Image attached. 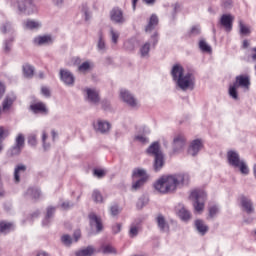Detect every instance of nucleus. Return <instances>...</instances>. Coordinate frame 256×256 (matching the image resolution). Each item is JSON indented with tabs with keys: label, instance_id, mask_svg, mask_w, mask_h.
<instances>
[{
	"label": "nucleus",
	"instance_id": "nucleus-49",
	"mask_svg": "<svg viewBox=\"0 0 256 256\" xmlns=\"http://www.w3.org/2000/svg\"><path fill=\"white\" fill-rule=\"evenodd\" d=\"M124 49L126 51H133L135 49V40H127L124 42Z\"/></svg>",
	"mask_w": 256,
	"mask_h": 256
},
{
	"label": "nucleus",
	"instance_id": "nucleus-45",
	"mask_svg": "<svg viewBox=\"0 0 256 256\" xmlns=\"http://www.w3.org/2000/svg\"><path fill=\"white\" fill-rule=\"evenodd\" d=\"M92 199L95 203H103V195L99 190H94L92 193Z\"/></svg>",
	"mask_w": 256,
	"mask_h": 256
},
{
	"label": "nucleus",
	"instance_id": "nucleus-5",
	"mask_svg": "<svg viewBox=\"0 0 256 256\" xmlns=\"http://www.w3.org/2000/svg\"><path fill=\"white\" fill-rule=\"evenodd\" d=\"M190 199L194 201V209L196 213H201L205 209V201L207 200V193L203 190H194L190 194Z\"/></svg>",
	"mask_w": 256,
	"mask_h": 256
},
{
	"label": "nucleus",
	"instance_id": "nucleus-40",
	"mask_svg": "<svg viewBox=\"0 0 256 256\" xmlns=\"http://www.w3.org/2000/svg\"><path fill=\"white\" fill-rule=\"evenodd\" d=\"M239 31H240V35H250L251 34V29L249 28V26L245 25V23H243V20H239Z\"/></svg>",
	"mask_w": 256,
	"mask_h": 256
},
{
	"label": "nucleus",
	"instance_id": "nucleus-33",
	"mask_svg": "<svg viewBox=\"0 0 256 256\" xmlns=\"http://www.w3.org/2000/svg\"><path fill=\"white\" fill-rule=\"evenodd\" d=\"M156 221L160 231L163 233H167V231H169V224H167V221L163 215H158Z\"/></svg>",
	"mask_w": 256,
	"mask_h": 256
},
{
	"label": "nucleus",
	"instance_id": "nucleus-60",
	"mask_svg": "<svg viewBox=\"0 0 256 256\" xmlns=\"http://www.w3.org/2000/svg\"><path fill=\"white\" fill-rule=\"evenodd\" d=\"M81 239V231L77 230L74 232V241L77 243Z\"/></svg>",
	"mask_w": 256,
	"mask_h": 256
},
{
	"label": "nucleus",
	"instance_id": "nucleus-42",
	"mask_svg": "<svg viewBox=\"0 0 256 256\" xmlns=\"http://www.w3.org/2000/svg\"><path fill=\"white\" fill-rule=\"evenodd\" d=\"M61 242L63 245H65V247H71L73 244V238H71L69 234H64L61 236Z\"/></svg>",
	"mask_w": 256,
	"mask_h": 256
},
{
	"label": "nucleus",
	"instance_id": "nucleus-35",
	"mask_svg": "<svg viewBox=\"0 0 256 256\" xmlns=\"http://www.w3.org/2000/svg\"><path fill=\"white\" fill-rule=\"evenodd\" d=\"M95 255V248L88 246L76 252V256H93Z\"/></svg>",
	"mask_w": 256,
	"mask_h": 256
},
{
	"label": "nucleus",
	"instance_id": "nucleus-2",
	"mask_svg": "<svg viewBox=\"0 0 256 256\" xmlns=\"http://www.w3.org/2000/svg\"><path fill=\"white\" fill-rule=\"evenodd\" d=\"M170 74L176 87L181 91H193L195 89V74L193 72L185 73V69L180 64H175Z\"/></svg>",
	"mask_w": 256,
	"mask_h": 256
},
{
	"label": "nucleus",
	"instance_id": "nucleus-43",
	"mask_svg": "<svg viewBox=\"0 0 256 256\" xmlns=\"http://www.w3.org/2000/svg\"><path fill=\"white\" fill-rule=\"evenodd\" d=\"M139 229H140L139 224H131L130 230H129V236L132 238L137 237V235H139Z\"/></svg>",
	"mask_w": 256,
	"mask_h": 256
},
{
	"label": "nucleus",
	"instance_id": "nucleus-29",
	"mask_svg": "<svg viewBox=\"0 0 256 256\" xmlns=\"http://www.w3.org/2000/svg\"><path fill=\"white\" fill-rule=\"evenodd\" d=\"M194 225L200 235H205L209 231V226L203 220H196Z\"/></svg>",
	"mask_w": 256,
	"mask_h": 256
},
{
	"label": "nucleus",
	"instance_id": "nucleus-63",
	"mask_svg": "<svg viewBox=\"0 0 256 256\" xmlns=\"http://www.w3.org/2000/svg\"><path fill=\"white\" fill-rule=\"evenodd\" d=\"M72 206L73 205H71V203H69V202H63L61 205L62 209H69Z\"/></svg>",
	"mask_w": 256,
	"mask_h": 256
},
{
	"label": "nucleus",
	"instance_id": "nucleus-27",
	"mask_svg": "<svg viewBox=\"0 0 256 256\" xmlns=\"http://www.w3.org/2000/svg\"><path fill=\"white\" fill-rule=\"evenodd\" d=\"M97 49L100 53L107 51V43L105 42V35H103L102 31L98 33Z\"/></svg>",
	"mask_w": 256,
	"mask_h": 256
},
{
	"label": "nucleus",
	"instance_id": "nucleus-51",
	"mask_svg": "<svg viewBox=\"0 0 256 256\" xmlns=\"http://www.w3.org/2000/svg\"><path fill=\"white\" fill-rule=\"evenodd\" d=\"M42 143H43V149L47 151L48 149H51V144L47 143V133H42Z\"/></svg>",
	"mask_w": 256,
	"mask_h": 256
},
{
	"label": "nucleus",
	"instance_id": "nucleus-64",
	"mask_svg": "<svg viewBox=\"0 0 256 256\" xmlns=\"http://www.w3.org/2000/svg\"><path fill=\"white\" fill-rule=\"evenodd\" d=\"M252 59L253 61H256V47L252 49Z\"/></svg>",
	"mask_w": 256,
	"mask_h": 256
},
{
	"label": "nucleus",
	"instance_id": "nucleus-38",
	"mask_svg": "<svg viewBox=\"0 0 256 256\" xmlns=\"http://www.w3.org/2000/svg\"><path fill=\"white\" fill-rule=\"evenodd\" d=\"M198 45H199V49H200V51H202V53H211V51H213L211 46L207 43V41H205L203 39L199 41Z\"/></svg>",
	"mask_w": 256,
	"mask_h": 256
},
{
	"label": "nucleus",
	"instance_id": "nucleus-30",
	"mask_svg": "<svg viewBox=\"0 0 256 256\" xmlns=\"http://www.w3.org/2000/svg\"><path fill=\"white\" fill-rule=\"evenodd\" d=\"M156 25H159V18L157 17V15L152 14L150 17V20L145 28V32L151 33L153 31V29H155Z\"/></svg>",
	"mask_w": 256,
	"mask_h": 256
},
{
	"label": "nucleus",
	"instance_id": "nucleus-18",
	"mask_svg": "<svg viewBox=\"0 0 256 256\" xmlns=\"http://www.w3.org/2000/svg\"><path fill=\"white\" fill-rule=\"evenodd\" d=\"M30 111L35 115H47L49 113V109L47 105L43 102H37L30 106Z\"/></svg>",
	"mask_w": 256,
	"mask_h": 256
},
{
	"label": "nucleus",
	"instance_id": "nucleus-17",
	"mask_svg": "<svg viewBox=\"0 0 256 256\" xmlns=\"http://www.w3.org/2000/svg\"><path fill=\"white\" fill-rule=\"evenodd\" d=\"M203 149V140L202 139H194L191 141L189 148H188V153L192 156L195 157L199 155V151Z\"/></svg>",
	"mask_w": 256,
	"mask_h": 256
},
{
	"label": "nucleus",
	"instance_id": "nucleus-10",
	"mask_svg": "<svg viewBox=\"0 0 256 256\" xmlns=\"http://www.w3.org/2000/svg\"><path fill=\"white\" fill-rule=\"evenodd\" d=\"M24 145L25 137L23 136V134H19L16 137L15 145L10 150H8V157H15L16 155H19Z\"/></svg>",
	"mask_w": 256,
	"mask_h": 256
},
{
	"label": "nucleus",
	"instance_id": "nucleus-50",
	"mask_svg": "<svg viewBox=\"0 0 256 256\" xmlns=\"http://www.w3.org/2000/svg\"><path fill=\"white\" fill-rule=\"evenodd\" d=\"M82 12L84 14L85 21H89L91 19V10H89V7H87V5H84L82 7Z\"/></svg>",
	"mask_w": 256,
	"mask_h": 256
},
{
	"label": "nucleus",
	"instance_id": "nucleus-11",
	"mask_svg": "<svg viewBox=\"0 0 256 256\" xmlns=\"http://www.w3.org/2000/svg\"><path fill=\"white\" fill-rule=\"evenodd\" d=\"M94 131L100 133L101 135H107L111 131V123L105 120H97L93 124Z\"/></svg>",
	"mask_w": 256,
	"mask_h": 256
},
{
	"label": "nucleus",
	"instance_id": "nucleus-34",
	"mask_svg": "<svg viewBox=\"0 0 256 256\" xmlns=\"http://www.w3.org/2000/svg\"><path fill=\"white\" fill-rule=\"evenodd\" d=\"M13 229H15V225H13V223L5 221L0 222V233L6 235V233H10Z\"/></svg>",
	"mask_w": 256,
	"mask_h": 256
},
{
	"label": "nucleus",
	"instance_id": "nucleus-32",
	"mask_svg": "<svg viewBox=\"0 0 256 256\" xmlns=\"http://www.w3.org/2000/svg\"><path fill=\"white\" fill-rule=\"evenodd\" d=\"M25 29H30L31 31L41 29L42 24L41 21L38 20H26L24 22Z\"/></svg>",
	"mask_w": 256,
	"mask_h": 256
},
{
	"label": "nucleus",
	"instance_id": "nucleus-26",
	"mask_svg": "<svg viewBox=\"0 0 256 256\" xmlns=\"http://www.w3.org/2000/svg\"><path fill=\"white\" fill-rule=\"evenodd\" d=\"M24 195L28 199H41V190L39 188H28Z\"/></svg>",
	"mask_w": 256,
	"mask_h": 256
},
{
	"label": "nucleus",
	"instance_id": "nucleus-53",
	"mask_svg": "<svg viewBox=\"0 0 256 256\" xmlns=\"http://www.w3.org/2000/svg\"><path fill=\"white\" fill-rule=\"evenodd\" d=\"M5 137H9V130L5 127H0V141H3Z\"/></svg>",
	"mask_w": 256,
	"mask_h": 256
},
{
	"label": "nucleus",
	"instance_id": "nucleus-52",
	"mask_svg": "<svg viewBox=\"0 0 256 256\" xmlns=\"http://www.w3.org/2000/svg\"><path fill=\"white\" fill-rule=\"evenodd\" d=\"M217 213H219V206L213 205L209 208V217H211V219H213Z\"/></svg>",
	"mask_w": 256,
	"mask_h": 256
},
{
	"label": "nucleus",
	"instance_id": "nucleus-58",
	"mask_svg": "<svg viewBox=\"0 0 256 256\" xmlns=\"http://www.w3.org/2000/svg\"><path fill=\"white\" fill-rule=\"evenodd\" d=\"M192 35H199L201 28L199 26H193L190 32Z\"/></svg>",
	"mask_w": 256,
	"mask_h": 256
},
{
	"label": "nucleus",
	"instance_id": "nucleus-8",
	"mask_svg": "<svg viewBox=\"0 0 256 256\" xmlns=\"http://www.w3.org/2000/svg\"><path fill=\"white\" fill-rule=\"evenodd\" d=\"M120 99L123 103H126L128 107H131V109H139V107H141V103L138 99L127 89L120 90Z\"/></svg>",
	"mask_w": 256,
	"mask_h": 256
},
{
	"label": "nucleus",
	"instance_id": "nucleus-23",
	"mask_svg": "<svg viewBox=\"0 0 256 256\" xmlns=\"http://www.w3.org/2000/svg\"><path fill=\"white\" fill-rule=\"evenodd\" d=\"M177 213L182 221H189L191 219V212L183 204L178 205Z\"/></svg>",
	"mask_w": 256,
	"mask_h": 256
},
{
	"label": "nucleus",
	"instance_id": "nucleus-24",
	"mask_svg": "<svg viewBox=\"0 0 256 256\" xmlns=\"http://www.w3.org/2000/svg\"><path fill=\"white\" fill-rule=\"evenodd\" d=\"M27 171V166L24 164H18L14 169V181L19 183L21 181V175Z\"/></svg>",
	"mask_w": 256,
	"mask_h": 256
},
{
	"label": "nucleus",
	"instance_id": "nucleus-59",
	"mask_svg": "<svg viewBox=\"0 0 256 256\" xmlns=\"http://www.w3.org/2000/svg\"><path fill=\"white\" fill-rule=\"evenodd\" d=\"M41 93H42V95H44V97H49L51 95V92L49 91V88H47V87H42Z\"/></svg>",
	"mask_w": 256,
	"mask_h": 256
},
{
	"label": "nucleus",
	"instance_id": "nucleus-21",
	"mask_svg": "<svg viewBox=\"0 0 256 256\" xmlns=\"http://www.w3.org/2000/svg\"><path fill=\"white\" fill-rule=\"evenodd\" d=\"M18 9L21 13H26V15H32V13H37V7L30 3L29 7L27 8L25 1L18 2Z\"/></svg>",
	"mask_w": 256,
	"mask_h": 256
},
{
	"label": "nucleus",
	"instance_id": "nucleus-39",
	"mask_svg": "<svg viewBox=\"0 0 256 256\" xmlns=\"http://www.w3.org/2000/svg\"><path fill=\"white\" fill-rule=\"evenodd\" d=\"M23 73H24V76L31 78V77H33V75L35 73V68H33V66H31L29 64H25L23 66Z\"/></svg>",
	"mask_w": 256,
	"mask_h": 256
},
{
	"label": "nucleus",
	"instance_id": "nucleus-41",
	"mask_svg": "<svg viewBox=\"0 0 256 256\" xmlns=\"http://www.w3.org/2000/svg\"><path fill=\"white\" fill-rule=\"evenodd\" d=\"M237 89H239L234 84L229 87V96L234 99V101H239V93L237 92Z\"/></svg>",
	"mask_w": 256,
	"mask_h": 256
},
{
	"label": "nucleus",
	"instance_id": "nucleus-62",
	"mask_svg": "<svg viewBox=\"0 0 256 256\" xmlns=\"http://www.w3.org/2000/svg\"><path fill=\"white\" fill-rule=\"evenodd\" d=\"M52 2L56 7H62L63 5V0H52Z\"/></svg>",
	"mask_w": 256,
	"mask_h": 256
},
{
	"label": "nucleus",
	"instance_id": "nucleus-22",
	"mask_svg": "<svg viewBox=\"0 0 256 256\" xmlns=\"http://www.w3.org/2000/svg\"><path fill=\"white\" fill-rule=\"evenodd\" d=\"M33 43L38 46L51 45V43H53V38L51 35L37 36L34 38Z\"/></svg>",
	"mask_w": 256,
	"mask_h": 256
},
{
	"label": "nucleus",
	"instance_id": "nucleus-6",
	"mask_svg": "<svg viewBox=\"0 0 256 256\" xmlns=\"http://www.w3.org/2000/svg\"><path fill=\"white\" fill-rule=\"evenodd\" d=\"M134 179H138L137 181L132 183V191H139L145 185L147 181H149V174L147 171L142 168L135 169L132 173Z\"/></svg>",
	"mask_w": 256,
	"mask_h": 256
},
{
	"label": "nucleus",
	"instance_id": "nucleus-4",
	"mask_svg": "<svg viewBox=\"0 0 256 256\" xmlns=\"http://www.w3.org/2000/svg\"><path fill=\"white\" fill-rule=\"evenodd\" d=\"M227 159L231 167H234V169H239L242 175H249V166H247V163L244 162V160H241L239 153L230 150L227 152Z\"/></svg>",
	"mask_w": 256,
	"mask_h": 256
},
{
	"label": "nucleus",
	"instance_id": "nucleus-9",
	"mask_svg": "<svg viewBox=\"0 0 256 256\" xmlns=\"http://www.w3.org/2000/svg\"><path fill=\"white\" fill-rule=\"evenodd\" d=\"M110 21L115 25H124V23H127V18H125L121 8L115 7L110 11Z\"/></svg>",
	"mask_w": 256,
	"mask_h": 256
},
{
	"label": "nucleus",
	"instance_id": "nucleus-36",
	"mask_svg": "<svg viewBox=\"0 0 256 256\" xmlns=\"http://www.w3.org/2000/svg\"><path fill=\"white\" fill-rule=\"evenodd\" d=\"M93 69V64L91 61H85L78 66L79 73H89Z\"/></svg>",
	"mask_w": 256,
	"mask_h": 256
},
{
	"label": "nucleus",
	"instance_id": "nucleus-28",
	"mask_svg": "<svg viewBox=\"0 0 256 256\" xmlns=\"http://www.w3.org/2000/svg\"><path fill=\"white\" fill-rule=\"evenodd\" d=\"M99 251L104 255H117V249L111 244H102Z\"/></svg>",
	"mask_w": 256,
	"mask_h": 256
},
{
	"label": "nucleus",
	"instance_id": "nucleus-55",
	"mask_svg": "<svg viewBox=\"0 0 256 256\" xmlns=\"http://www.w3.org/2000/svg\"><path fill=\"white\" fill-rule=\"evenodd\" d=\"M93 175L98 179H103V177H105V170L95 169L93 172Z\"/></svg>",
	"mask_w": 256,
	"mask_h": 256
},
{
	"label": "nucleus",
	"instance_id": "nucleus-20",
	"mask_svg": "<svg viewBox=\"0 0 256 256\" xmlns=\"http://www.w3.org/2000/svg\"><path fill=\"white\" fill-rule=\"evenodd\" d=\"M85 92L87 101L89 103H92L93 105H97V103L99 102V92L93 88H86Z\"/></svg>",
	"mask_w": 256,
	"mask_h": 256
},
{
	"label": "nucleus",
	"instance_id": "nucleus-61",
	"mask_svg": "<svg viewBox=\"0 0 256 256\" xmlns=\"http://www.w3.org/2000/svg\"><path fill=\"white\" fill-rule=\"evenodd\" d=\"M3 95H5V85L0 83V99L3 98Z\"/></svg>",
	"mask_w": 256,
	"mask_h": 256
},
{
	"label": "nucleus",
	"instance_id": "nucleus-54",
	"mask_svg": "<svg viewBox=\"0 0 256 256\" xmlns=\"http://www.w3.org/2000/svg\"><path fill=\"white\" fill-rule=\"evenodd\" d=\"M28 145H31V147H35L37 145V136L35 134L28 137Z\"/></svg>",
	"mask_w": 256,
	"mask_h": 256
},
{
	"label": "nucleus",
	"instance_id": "nucleus-44",
	"mask_svg": "<svg viewBox=\"0 0 256 256\" xmlns=\"http://www.w3.org/2000/svg\"><path fill=\"white\" fill-rule=\"evenodd\" d=\"M134 140L137 141V143H141L142 145H147V143H149V138H147V136L144 134H137L134 137Z\"/></svg>",
	"mask_w": 256,
	"mask_h": 256
},
{
	"label": "nucleus",
	"instance_id": "nucleus-14",
	"mask_svg": "<svg viewBox=\"0 0 256 256\" xmlns=\"http://www.w3.org/2000/svg\"><path fill=\"white\" fill-rule=\"evenodd\" d=\"M15 101H17V96L14 93L6 95L2 102L1 113H9Z\"/></svg>",
	"mask_w": 256,
	"mask_h": 256
},
{
	"label": "nucleus",
	"instance_id": "nucleus-3",
	"mask_svg": "<svg viewBox=\"0 0 256 256\" xmlns=\"http://www.w3.org/2000/svg\"><path fill=\"white\" fill-rule=\"evenodd\" d=\"M148 155L154 157L153 169L157 173L163 169L165 166V156H163V152H161V148L159 147L158 142L152 143L148 149L146 150Z\"/></svg>",
	"mask_w": 256,
	"mask_h": 256
},
{
	"label": "nucleus",
	"instance_id": "nucleus-13",
	"mask_svg": "<svg viewBox=\"0 0 256 256\" xmlns=\"http://www.w3.org/2000/svg\"><path fill=\"white\" fill-rule=\"evenodd\" d=\"M233 21H235V16L231 14H224L220 18V25L225 29L226 33H231L233 31Z\"/></svg>",
	"mask_w": 256,
	"mask_h": 256
},
{
	"label": "nucleus",
	"instance_id": "nucleus-56",
	"mask_svg": "<svg viewBox=\"0 0 256 256\" xmlns=\"http://www.w3.org/2000/svg\"><path fill=\"white\" fill-rule=\"evenodd\" d=\"M123 225L121 223H116L112 226V233H114V235H117V233H121V229H122Z\"/></svg>",
	"mask_w": 256,
	"mask_h": 256
},
{
	"label": "nucleus",
	"instance_id": "nucleus-7",
	"mask_svg": "<svg viewBox=\"0 0 256 256\" xmlns=\"http://www.w3.org/2000/svg\"><path fill=\"white\" fill-rule=\"evenodd\" d=\"M157 43H159V34H157V32H155L151 36L150 41H147L140 46V48H139L140 57L142 59H149V57H150L149 53L151 52V47H155V45H157Z\"/></svg>",
	"mask_w": 256,
	"mask_h": 256
},
{
	"label": "nucleus",
	"instance_id": "nucleus-57",
	"mask_svg": "<svg viewBox=\"0 0 256 256\" xmlns=\"http://www.w3.org/2000/svg\"><path fill=\"white\" fill-rule=\"evenodd\" d=\"M11 43H13V39H10L4 42V53L11 52Z\"/></svg>",
	"mask_w": 256,
	"mask_h": 256
},
{
	"label": "nucleus",
	"instance_id": "nucleus-48",
	"mask_svg": "<svg viewBox=\"0 0 256 256\" xmlns=\"http://www.w3.org/2000/svg\"><path fill=\"white\" fill-rule=\"evenodd\" d=\"M121 211H122L121 207H119V205L117 204L110 206V215L112 217H117V215H119Z\"/></svg>",
	"mask_w": 256,
	"mask_h": 256
},
{
	"label": "nucleus",
	"instance_id": "nucleus-12",
	"mask_svg": "<svg viewBox=\"0 0 256 256\" xmlns=\"http://www.w3.org/2000/svg\"><path fill=\"white\" fill-rule=\"evenodd\" d=\"M233 85L238 88L241 87L244 91H249V87H251V78L249 75H238L236 76Z\"/></svg>",
	"mask_w": 256,
	"mask_h": 256
},
{
	"label": "nucleus",
	"instance_id": "nucleus-1",
	"mask_svg": "<svg viewBox=\"0 0 256 256\" xmlns=\"http://www.w3.org/2000/svg\"><path fill=\"white\" fill-rule=\"evenodd\" d=\"M186 179L185 174L164 175L153 184V187L158 193L167 195V193H175L177 188L185 183Z\"/></svg>",
	"mask_w": 256,
	"mask_h": 256
},
{
	"label": "nucleus",
	"instance_id": "nucleus-31",
	"mask_svg": "<svg viewBox=\"0 0 256 256\" xmlns=\"http://www.w3.org/2000/svg\"><path fill=\"white\" fill-rule=\"evenodd\" d=\"M108 35L113 45H117L119 43V38L121 37V33L117 29L110 26Z\"/></svg>",
	"mask_w": 256,
	"mask_h": 256
},
{
	"label": "nucleus",
	"instance_id": "nucleus-46",
	"mask_svg": "<svg viewBox=\"0 0 256 256\" xmlns=\"http://www.w3.org/2000/svg\"><path fill=\"white\" fill-rule=\"evenodd\" d=\"M0 31L1 33H13V26H11V23L6 22L4 24H2V26L0 27Z\"/></svg>",
	"mask_w": 256,
	"mask_h": 256
},
{
	"label": "nucleus",
	"instance_id": "nucleus-37",
	"mask_svg": "<svg viewBox=\"0 0 256 256\" xmlns=\"http://www.w3.org/2000/svg\"><path fill=\"white\" fill-rule=\"evenodd\" d=\"M55 213V207H48L47 208V214L45 219L42 222V225L47 226L51 222V217H53V214Z\"/></svg>",
	"mask_w": 256,
	"mask_h": 256
},
{
	"label": "nucleus",
	"instance_id": "nucleus-15",
	"mask_svg": "<svg viewBox=\"0 0 256 256\" xmlns=\"http://www.w3.org/2000/svg\"><path fill=\"white\" fill-rule=\"evenodd\" d=\"M186 139L185 135L177 134L173 139V153H181L185 149Z\"/></svg>",
	"mask_w": 256,
	"mask_h": 256
},
{
	"label": "nucleus",
	"instance_id": "nucleus-19",
	"mask_svg": "<svg viewBox=\"0 0 256 256\" xmlns=\"http://www.w3.org/2000/svg\"><path fill=\"white\" fill-rule=\"evenodd\" d=\"M88 217L90 226L96 227L97 233H101V231H103V220H101V217L97 216L95 213H90Z\"/></svg>",
	"mask_w": 256,
	"mask_h": 256
},
{
	"label": "nucleus",
	"instance_id": "nucleus-47",
	"mask_svg": "<svg viewBox=\"0 0 256 256\" xmlns=\"http://www.w3.org/2000/svg\"><path fill=\"white\" fill-rule=\"evenodd\" d=\"M147 203H149V198L147 196H141L137 201V208L143 209Z\"/></svg>",
	"mask_w": 256,
	"mask_h": 256
},
{
	"label": "nucleus",
	"instance_id": "nucleus-16",
	"mask_svg": "<svg viewBox=\"0 0 256 256\" xmlns=\"http://www.w3.org/2000/svg\"><path fill=\"white\" fill-rule=\"evenodd\" d=\"M60 79L63 83H65L68 87H73L75 85V76L71 71L67 69L60 70Z\"/></svg>",
	"mask_w": 256,
	"mask_h": 256
},
{
	"label": "nucleus",
	"instance_id": "nucleus-25",
	"mask_svg": "<svg viewBox=\"0 0 256 256\" xmlns=\"http://www.w3.org/2000/svg\"><path fill=\"white\" fill-rule=\"evenodd\" d=\"M240 203L243 211H246V213H253L254 208H253V202L251 201V199L247 197H242L240 200Z\"/></svg>",
	"mask_w": 256,
	"mask_h": 256
}]
</instances>
